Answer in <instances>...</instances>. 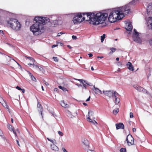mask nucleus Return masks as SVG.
Returning <instances> with one entry per match:
<instances>
[{
	"label": "nucleus",
	"mask_w": 152,
	"mask_h": 152,
	"mask_svg": "<svg viewBox=\"0 0 152 152\" xmlns=\"http://www.w3.org/2000/svg\"><path fill=\"white\" fill-rule=\"evenodd\" d=\"M130 10L127 6L120 7L113 10L108 17V20L111 23L114 22L116 20L121 19L124 17V14L127 15Z\"/></svg>",
	"instance_id": "nucleus-1"
},
{
	"label": "nucleus",
	"mask_w": 152,
	"mask_h": 152,
	"mask_svg": "<svg viewBox=\"0 0 152 152\" xmlns=\"http://www.w3.org/2000/svg\"><path fill=\"white\" fill-rule=\"evenodd\" d=\"M34 20L36 23L30 27V30L35 35H39L42 33V30L44 28V25L49 22L50 19L47 17H35Z\"/></svg>",
	"instance_id": "nucleus-2"
},
{
	"label": "nucleus",
	"mask_w": 152,
	"mask_h": 152,
	"mask_svg": "<svg viewBox=\"0 0 152 152\" xmlns=\"http://www.w3.org/2000/svg\"><path fill=\"white\" fill-rule=\"evenodd\" d=\"M83 14L86 15L88 18H89L88 21H90V23L91 24L95 25H97L103 23L108 15L107 13L102 12H99L96 14L88 12L83 13Z\"/></svg>",
	"instance_id": "nucleus-3"
},
{
	"label": "nucleus",
	"mask_w": 152,
	"mask_h": 152,
	"mask_svg": "<svg viewBox=\"0 0 152 152\" xmlns=\"http://www.w3.org/2000/svg\"><path fill=\"white\" fill-rule=\"evenodd\" d=\"M7 26L14 30L18 31L21 28V24L16 19L11 18L7 21Z\"/></svg>",
	"instance_id": "nucleus-4"
},
{
	"label": "nucleus",
	"mask_w": 152,
	"mask_h": 152,
	"mask_svg": "<svg viewBox=\"0 0 152 152\" xmlns=\"http://www.w3.org/2000/svg\"><path fill=\"white\" fill-rule=\"evenodd\" d=\"M79 14V13L77 14L73 19V21L75 24L80 23L85 20V17H83L82 18L81 14Z\"/></svg>",
	"instance_id": "nucleus-5"
},
{
	"label": "nucleus",
	"mask_w": 152,
	"mask_h": 152,
	"mask_svg": "<svg viewBox=\"0 0 152 152\" xmlns=\"http://www.w3.org/2000/svg\"><path fill=\"white\" fill-rule=\"evenodd\" d=\"M94 113L91 110H89L88 112V115L86 116L87 121L95 125L97 124V122L94 120L95 118L94 117Z\"/></svg>",
	"instance_id": "nucleus-6"
},
{
	"label": "nucleus",
	"mask_w": 152,
	"mask_h": 152,
	"mask_svg": "<svg viewBox=\"0 0 152 152\" xmlns=\"http://www.w3.org/2000/svg\"><path fill=\"white\" fill-rule=\"evenodd\" d=\"M134 33H133V40L137 43H140L141 40L139 37V33L136 30L134 29Z\"/></svg>",
	"instance_id": "nucleus-7"
},
{
	"label": "nucleus",
	"mask_w": 152,
	"mask_h": 152,
	"mask_svg": "<svg viewBox=\"0 0 152 152\" xmlns=\"http://www.w3.org/2000/svg\"><path fill=\"white\" fill-rule=\"evenodd\" d=\"M117 92L114 91L112 90H110L109 91H104L103 93L105 95L109 98L113 97L114 96V94H116Z\"/></svg>",
	"instance_id": "nucleus-8"
},
{
	"label": "nucleus",
	"mask_w": 152,
	"mask_h": 152,
	"mask_svg": "<svg viewBox=\"0 0 152 152\" xmlns=\"http://www.w3.org/2000/svg\"><path fill=\"white\" fill-rule=\"evenodd\" d=\"M126 141L129 146H131L134 144V138L132 135L129 134L126 137Z\"/></svg>",
	"instance_id": "nucleus-9"
},
{
	"label": "nucleus",
	"mask_w": 152,
	"mask_h": 152,
	"mask_svg": "<svg viewBox=\"0 0 152 152\" xmlns=\"http://www.w3.org/2000/svg\"><path fill=\"white\" fill-rule=\"evenodd\" d=\"M55 142L53 144H51L50 147L51 149L54 151H58L59 150L58 147L55 144H56L57 143L55 140H54Z\"/></svg>",
	"instance_id": "nucleus-10"
},
{
	"label": "nucleus",
	"mask_w": 152,
	"mask_h": 152,
	"mask_svg": "<svg viewBox=\"0 0 152 152\" xmlns=\"http://www.w3.org/2000/svg\"><path fill=\"white\" fill-rule=\"evenodd\" d=\"M126 26L125 27L126 29L128 31H131L132 28V26L131 23H126Z\"/></svg>",
	"instance_id": "nucleus-11"
},
{
	"label": "nucleus",
	"mask_w": 152,
	"mask_h": 152,
	"mask_svg": "<svg viewBox=\"0 0 152 152\" xmlns=\"http://www.w3.org/2000/svg\"><path fill=\"white\" fill-rule=\"evenodd\" d=\"M92 89L96 94H102V91L100 90L99 88H95L94 86Z\"/></svg>",
	"instance_id": "nucleus-12"
},
{
	"label": "nucleus",
	"mask_w": 152,
	"mask_h": 152,
	"mask_svg": "<svg viewBox=\"0 0 152 152\" xmlns=\"http://www.w3.org/2000/svg\"><path fill=\"white\" fill-rule=\"evenodd\" d=\"M115 126L117 129H123L124 127V124L121 123H120L118 124H115Z\"/></svg>",
	"instance_id": "nucleus-13"
},
{
	"label": "nucleus",
	"mask_w": 152,
	"mask_h": 152,
	"mask_svg": "<svg viewBox=\"0 0 152 152\" xmlns=\"http://www.w3.org/2000/svg\"><path fill=\"white\" fill-rule=\"evenodd\" d=\"M119 96L118 94L117 93H116V94H114V96L115 98V102L116 104L118 103L120 101V99L117 96Z\"/></svg>",
	"instance_id": "nucleus-14"
},
{
	"label": "nucleus",
	"mask_w": 152,
	"mask_h": 152,
	"mask_svg": "<svg viewBox=\"0 0 152 152\" xmlns=\"http://www.w3.org/2000/svg\"><path fill=\"white\" fill-rule=\"evenodd\" d=\"M147 10L148 14L150 13V12H152V5L150 3L148 4L147 8Z\"/></svg>",
	"instance_id": "nucleus-15"
},
{
	"label": "nucleus",
	"mask_w": 152,
	"mask_h": 152,
	"mask_svg": "<svg viewBox=\"0 0 152 152\" xmlns=\"http://www.w3.org/2000/svg\"><path fill=\"white\" fill-rule=\"evenodd\" d=\"M60 104L63 107L65 108L69 107V105L66 103L64 100L61 101L60 102Z\"/></svg>",
	"instance_id": "nucleus-16"
},
{
	"label": "nucleus",
	"mask_w": 152,
	"mask_h": 152,
	"mask_svg": "<svg viewBox=\"0 0 152 152\" xmlns=\"http://www.w3.org/2000/svg\"><path fill=\"white\" fill-rule=\"evenodd\" d=\"M148 26L151 27L152 30V17H150L148 18Z\"/></svg>",
	"instance_id": "nucleus-17"
},
{
	"label": "nucleus",
	"mask_w": 152,
	"mask_h": 152,
	"mask_svg": "<svg viewBox=\"0 0 152 152\" xmlns=\"http://www.w3.org/2000/svg\"><path fill=\"white\" fill-rule=\"evenodd\" d=\"M7 128L10 131H12L14 134H15V136L17 137V134L14 131L13 129L12 128V126L10 124H8L7 125Z\"/></svg>",
	"instance_id": "nucleus-18"
},
{
	"label": "nucleus",
	"mask_w": 152,
	"mask_h": 152,
	"mask_svg": "<svg viewBox=\"0 0 152 152\" xmlns=\"http://www.w3.org/2000/svg\"><path fill=\"white\" fill-rule=\"evenodd\" d=\"M128 68L130 70L133 71L134 70L133 66L132 64L130 62H128L127 64Z\"/></svg>",
	"instance_id": "nucleus-19"
},
{
	"label": "nucleus",
	"mask_w": 152,
	"mask_h": 152,
	"mask_svg": "<svg viewBox=\"0 0 152 152\" xmlns=\"http://www.w3.org/2000/svg\"><path fill=\"white\" fill-rule=\"evenodd\" d=\"M133 87L135 89H136L139 91H143V88L136 85H134Z\"/></svg>",
	"instance_id": "nucleus-20"
},
{
	"label": "nucleus",
	"mask_w": 152,
	"mask_h": 152,
	"mask_svg": "<svg viewBox=\"0 0 152 152\" xmlns=\"http://www.w3.org/2000/svg\"><path fill=\"white\" fill-rule=\"evenodd\" d=\"M139 0H133L131 2H130L128 4L125 5L124 6H127V7L129 8V10H130V9L129 7V4H135L137 3V2H139Z\"/></svg>",
	"instance_id": "nucleus-21"
},
{
	"label": "nucleus",
	"mask_w": 152,
	"mask_h": 152,
	"mask_svg": "<svg viewBox=\"0 0 152 152\" xmlns=\"http://www.w3.org/2000/svg\"><path fill=\"white\" fill-rule=\"evenodd\" d=\"M37 107L38 108H39L40 110V111L41 114L42 115V118H43V116L42 114V108L41 104L39 102H38Z\"/></svg>",
	"instance_id": "nucleus-22"
},
{
	"label": "nucleus",
	"mask_w": 152,
	"mask_h": 152,
	"mask_svg": "<svg viewBox=\"0 0 152 152\" xmlns=\"http://www.w3.org/2000/svg\"><path fill=\"white\" fill-rule=\"evenodd\" d=\"M28 72L29 75L31 79L33 81L36 82V80L35 78L33 75L31 73L29 72L28 71Z\"/></svg>",
	"instance_id": "nucleus-23"
},
{
	"label": "nucleus",
	"mask_w": 152,
	"mask_h": 152,
	"mask_svg": "<svg viewBox=\"0 0 152 152\" xmlns=\"http://www.w3.org/2000/svg\"><path fill=\"white\" fill-rule=\"evenodd\" d=\"M84 145L86 146H88L89 145V142L86 139H84L82 141Z\"/></svg>",
	"instance_id": "nucleus-24"
},
{
	"label": "nucleus",
	"mask_w": 152,
	"mask_h": 152,
	"mask_svg": "<svg viewBox=\"0 0 152 152\" xmlns=\"http://www.w3.org/2000/svg\"><path fill=\"white\" fill-rule=\"evenodd\" d=\"M75 80H77L80 81V82H81L82 84L85 83L87 84V85H89V83H87L86 81L84 80L83 79H75Z\"/></svg>",
	"instance_id": "nucleus-25"
},
{
	"label": "nucleus",
	"mask_w": 152,
	"mask_h": 152,
	"mask_svg": "<svg viewBox=\"0 0 152 152\" xmlns=\"http://www.w3.org/2000/svg\"><path fill=\"white\" fill-rule=\"evenodd\" d=\"M35 67V68L37 69V70H39L40 71H42L43 69V68H42L41 67H39V66H35L34 65H33Z\"/></svg>",
	"instance_id": "nucleus-26"
},
{
	"label": "nucleus",
	"mask_w": 152,
	"mask_h": 152,
	"mask_svg": "<svg viewBox=\"0 0 152 152\" xmlns=\"http://www.w3.org/2000/svg\"><path fill=\"white\" fill-rule=\"evenodd\" d=\"M83 85L82 86H83V87L82 88V89H86L87 88V87L89 85L91 86V85L89 84V85H87V84L85 83H84L82 84Z\"/></svg>",
	"instance_id": "nucleus-27"
},
{
	"label": "nucleus",
	"mask_w": 152,
	"mask_h": 152,
	"mask_svg": "<svg viewBox=\"0 0 152 152\" xmlns=\"http://www.w3.org/2000/svg\"><path fill=\"white\" fill-rule=\"evenodd\" d=\"M58 88H59L62 89L63 91H67V90L66 88H64L63 86H59Z\"/></svg>",
	"instance_id": "nucleus-28"
},
{
	"label": "nucleus",
	"mask_w": 152,
	"mask_h": 152,
	"mask_svg": "<svg viewBox=\"0 0 152 152\" xmlns=\"http://www.w3.org/2000/svg\"><path fill=\"white\" fill-rule=\"evenodd\" d=\"M105 37V35L104 34L101 37V40L102 42Z\"/></svg>",
	"instance_id": "nucleus-29"
},
{
	"label": "nucleus",
	"mask_w": 152,
	"mask_h": 152,
	"mask_svg": "<svg viewBox=\"0 0 152 152\" xmlns=\"http://www.w3.org/2000/svg\"><path fill=\"white\" fill-rule=\"evenodd\" d=\"M119 112V109H116L113 110V113L114 114L116 115V114Z\"/></svg>",
	"instance_id": "nucleus-30"
},
{
	"label": "nucleus",
	"mask_w": 152,
	"mask_h": 152,
	"mask_svg": "<svg viewBox=\"0 0 152 152\" xmlns=\"http://www.w3.org/2000/svg\"><path fill=\"white\" fill-rule=\"evenodd\" d=\"M111 52L110 53H113V52H114L116 50V49L115 48H112L110 49Z\"/></svg>",
	"instance_id": "nucleus-31"
},
{
	"label": "nucleus",
	"mask_w": 152,
	"mask_h": 152,
	"mask_svg": "<svg viewBox=\"0 0 152 152\" xmlns=\"http://www.w3.org/2000/svg\"><path fill=\"white\" fill-rule=\"evenodd\" d=\"M0 102L4 107L5 106L7 107V104L5 102H3L0 101Z\"/></svg>",
	"instance_id": "nucleus-32"
},
{
	"label": "nucleus",
	"mask_w": 152,
	"mask_h": 152,
	"mask_svg": "<svg viewBox=\"0 0 152 152\" xmlns=\"http://www.w3.org/2000/svg\"><path fill=\"white\" fill-rule=\"evenodd\" d=\"M120 152H126V148H122L120 151Z\"/></svg>",
	"instance_id": "nucleus-33"
},
{
	"label": "nucleus",
	"mask_w": 152,
	"mask_h": 152,
	"mask_svg": "<svg viewBox=\"0 0 152 152\" xmlns=\"http://www.w3.org/2000/svg\"><path fill=\"white\" fill-rule=\"evenodd\" d=\"M26 57L28 58L29 59H30L31 61H32V62H34V59L32 58L31 57H28L27 56H26Z\"/></svg>",
	"instance_id": "nucleus-34"
},
{
	"label": "nucleus",
	"mask_w": 152,
	"mask_h": 152,
	"mask_svg": "<svg viewBox=\"0 0 152 152\" xmlns=\"http://www.w3.org/2000/svg\"><path fill=\"white\" fill-rule=\"evenodd\" d=\"M47 140L48 141H49L53 143V144L54 143V142H55L54 140H52L50 139H49L48 138H47Z\"/></svg>",
	"instance_id": "nucleus-35"
},
{
	"label": "nucleus",
	"mask_w": 152,
	"mask_h": 152,
	"mask_svg": "<svg viewBox=\"0 0 152 152\" xmlns=\"http://www.w3.org/2000/svg\"><path fill=\"white\" fill-rule=\"evenodd\" d=\"M68 115L71 117V118H72V115L71 114V113L70 112H69L68 114Z\"/></svg>",
	"instance_id": "nucleus-36"
},
{
	"label": "nucleus",
	"mask_w": 152,
	"mask_h": 152,
	"mask_svg": "<svg viewBox=\"0 0 152 152\" xmlns=\"http://www.w3.org/2000/svg\"><path fill=\"white\" fill-rule=\"evenodd\" d=\"M53 59L54 61L56 62H58V61L57 58L56 57H53Z\"/></svg>",
	"instance_id": "nucleus-37"
},
{
	"label": "nucleus",
	"mask_w": 152,
	"mask_h": 152,
	"mask_svg": "<svg viewBox=\"0 0 152 152\" xmlns=\"http://www.w3.org/2000/svg\"><path fill=\"white\" fill-rule=\"evenodd\" d=\"M130 117L131 118H132L133 117V114L132 112L130 113Z\"/></svg>",
	"instance_id": "nucleus-38"
},
{
	"label": "nucleus",
	"mask_w": 152,
	"mask_h": 152,
	"mask_svg": "<svg viewBox=\"0 0 152 152\" xmlns=\"http://www.w3.org/2000/svg\"><path fill=\"white\" fill-rule=\"evenodd\" d=\"M72 38L73 39H77V37L76 36L72 35Z\"/></svg>",
	"instance_id": "nucleus-39"
},
{
	"label": "nucleus",
	"mask_w": 152,
	"mask_h": 152,
	"mask_svg": "<svg viewBox=\"0 0 152 152\" xmlns=\"http://www.w3.org/2000/svg\"><path fill=\"white\" fill-rule=\"evenodd\" d=\"M58 133L61 136H63V133L60 131H58Z\"/></svg>",
	"instance_id": "nucleus-40"
},
{
	"label": "nucleus",
	"mask_w": 152,
	"mask_h": 152,
	"mask_svg": "<svg viewBox=\"0 0 152 152\" xmlns=\"http://www.w3.org/2000/svg\"><path fill=\"white\" fill-rule=\"evenodd\" d=\"M149 43L152 46V39H150L149 40Z\"/></svg>",
	"instance_id": "nucleus-41"
},
{
	"label": "nucleus",
	"mask_w": 152,
	"mask_h": 152,
	"mask_svg": "<svg viewBox=\"0 0 152 152\" xmlns=\"http://www.w3.org/2000/svg\"><path fill=\"white\" fill-rule=\"evenodd\" d=\"M64 34V33H63L62 32H61L59 33L58 34V36H60L61 35V34Z\"/></svg>",
	"instance_id": "nucleus-42"
},
{
	"label": "nucleus",
	"mask_w": 152,
	"mask_h": 152,
	"mask_svg": "<svg viewBox=\"0 0 152 152\" xmlns=\"http://www.w3.org/2000/svg\"><path fill=\"white\" fill-rule=\"evenodd\" d=\"M16 88L18 90H22V89L20 87H19L18 86H17L16 87Z\"/></svg>",
	"instance_id": "nucleus-43"
},
{
	"label": "nucleus",
	"mask_w": 152,
	"mask_h": 152,
	"mask_svg": "<svg viewBox=\"0 0 152 152\" xmlns=\"http://www.w3.org/2000/svg\"><path fill=\"white\" fill-rule=\"evenodd\" d=\"M87 152H96L94 150H89Z\"/></svg>",
	"instance_id": "nucleus-44"
},
{
	"label": "nucleus",
	"mask_w": 152,
	"mask_h": 152,
	"mask_svg": "<svg viewBox=\"0 0 152 152\" xmlns=\"http://www.w3.org/2000/svg\"><path fill=\"white\" fill-rule=\"evenodd\" d=\"M117 64L119 66H121L122 65V64L120 62H118L117 63Z\"/></svg>",
	"instance_id": "nucleus-45"
},
{
	"label": "nucleus",
	"mask_w": 152,
	"mask_h": 152,
	"mask_svg": "<svg viewBox=\"0 0 152 152\" xmlns=\"http://www.w3.org/2000/svg\"><path fill=\"white\" fill-rule=\"evenodd\" d=\"M143 91V92L144 93H147V91L145 89H144V88L143 91Z\"/></svg>",
	"instance_id": "nucleus-46"
},
{
	"label": "nucleus",
	"mask_w": 152,
	"mask_h": 152,
	"mask_svg": "<svg viewBox=\"0 0 152 152\" xmlns=\"http://www.w3.org/2000/svg\"><path fill=\"white\" fill-rule=\"evenodd\" d=\"M88 55L89 56V57H91L93 55L92 53H90L88 54Z\"/></svg>",
	"instance_id": "nucleus-47"
},
{
	"label": "nucleus",
	"mask_w": 152,
	"mask_h": 152,
	"mask_svg": "<svg viewBox=\"0 0 152 152\" xmlns=\"http://www.w3.org/2000/svg\"><path fill=\"white\" fill-rule=\"evenodd\" d=\"M57 46V45H53L52 46V48H54L55 47H56Z\"/></svg>",
	"instance_id": "nucleus-48"
},
{
	"label": "nucleus",
	"mask_w": 152,
	"mask_h": 152,
	"mask_svg": "<svg viewBox=\"0 0 152 152\" xmlns=\"http://www.w3.org/2000/svg\"><path fill=\"white\" fill-rule=\"evenodd\" d=\"M136 129L134 128H133L132 129V131L133 132H135L136 131Z\"/></svg>",
	"instance_id": "nucleus-49"
},
{
	"label": "nucleus",
	"mask_w": 152,
	"mask_h": 152,
	"mask_svg": "<svg viewBox=\"0 0 152 152\" xmlns=\"http://www.w3.org/2000/svg\"><path fill=\"white\" fill-rule=\"evenodd\" d=\"M76 85H77L78 87H79L80 86V87H82V85H81L80 84L79 85L78 84H76Z\"/></svg>",
	"instance_id": "nucleus-50"
},
{
	"label": "nucleus",
	"mask_w": 152,
	"mask_h": 152,
	"mask_svg": "<svg viewBox=\"0 0 152 152\" xmlns=\"http://www.w3.org/2000/svg\"><path fill=\"white\" fill-rule=\"evenodd\" d=\"M63 150L64 152H67V151H66V149L65 148H63Z\"/></svg>",
	"instance_id": "nucleus-51"
},
{
	"label": "nucleus",
	"mask_w": 152,
	"mask_h": 152,
	"mask_svg": "<svg viewBox=\"0 0 152 152\" xmlns=\"http://www.w3.org/2000/svg\"><path fill=\"white\" fill-rule=\"evenodd\" d=\"M90 96H89V98H88L86 100V101L87 102V101H88L90 100Z\"/></svg>",
	"instance_id": "nucleus-52"
},
{
	"label": "nucleus",
	"mask_w": 152,
	"mask_h": 152,
	"mask_svg": "<svg viewBox=\"0 0 152 152\" xmlns=\"http://www.w3.org/2000/svg\"><path fill=\"white\" fill-rule=\"evenodd\" d=\"M16 142H17V143L18 144V145L20 146V144H19V142L18 141V140H16Z\"/></svg>",
	"instance_id": "nucleus-53"
},
{
	"label": "nucleus",
	"mask_w": 152,
	"mask_h": 152,
	"mask_svg": "<svg viewBox=\"0 0 152 152\" xmlns=\"http://www.w3.org/2000/svg\"><path fill=\"white\" fill-rule=\"evenodd\" d=\"M67 47L69 48V49H72V47L69 45H68L67 46Z\"/></svg>",
	"instance_id": "nucleus-54"
},
{
	"label": "nucleus",
	"mask_w": 152,
	"mask_h": 152,
	"mask_svg": "<svg viewBox=\"0 0 152 152\" xmlns=\"http://www.w3.org/2000/svg\"><path fill=\"white\" fill-rule=\"evenodd\" d=\"M45 83L47 86L49 85L48 83L46 82H45Z\"/></svg>",
	"instance_id": "nucleus-55"
},
{
	"label": "nucleus",
	"mask_w": 152,
	"mask_h": 152,
	"mask_svg": "<svg viewBox=\"0 0 152 152\" xmlns=\"http://www.w3.org/2000/svg\"><path fill=\"white\" fill-rule=\"evenodd\" d=\"M5 107L7 109H8V110H9V107H8V105H7V107L5 106Z\"/></svg>",
	"instance_id": "nucleus-56"
},
{
	"label": "nucleus",
	"mask_w": 152,
	"mask_h": 152,
	"mask_svg": "<svg viewBox=\"0 0 152 152\" xmlns=\"http://www.w3.org/2000/svg\"><path fill=\"white\" fill-rule=\"evenodd\" d=\"M21 91H22V92H23V93H24L25 92V90L24 89H22V90H21Z\"/></svg>",
	"instance_id": "nucleus-57"
},
{
	"label": "nucleus",
	"mask_w": 152,
	"mask_h": 152,
	"mask_svg": "<svg viewBox=\"0 0 152 152\" xmlns=\"http://www.w3.org/2000/svg\"><path fill=\"white\" fill-rule=\"evenodd\" d=\"M11 121L12 123H13V119L12 118L11 119Z\"/></svg>",
	"instance_id": "nucleus-58"
},
{
	"label": "nucleus",
	"mask_w": 152,
	"mask_h": 152,
	"mask_svg": "<svg viewBox=\"0 0 152 152\" xmlns=\"http://www.w3.org/2000/svg\"><path fill=\"white\" fill-rule=\"evenodd\" d=\"M83 104L85 106H86L87 105V104L85 103H83Z\"/></svg>",
	"instance_id": "nucleus-59"
},
{
	"label": "nucleus",
	"mask_w": 152,
	"mask_h": 152,
	"mask_svg": "<svg viewBox=\"0 0 152 152\" xmlns=\"http://www.w3.org/2000/svg\"><path fill=\"white\" fill-rule=\"evenodd\" d=\"M97 58H103V56H98Z\"/></svg>",
	"instance_id": "nucleus-60"
},
{
	"label": "nucleus",
	"mask_w": 152,
	"mask_h": 152,
	"mask_svg": "<svg viewBox=\"0 0 152 152\" xmlns=\"http://www.w3.org/2000/svg\"><path fill=\"white\" fill-rule=\"evenodd\" d=\"M2 134V132L1 131L0 129V135H1Z\"/></svg>",
	"instance_id": "nucleus-61"
},
{
	"label": "nucleus",
	"mask_w": 152,
	"mask_h": 152,
	"mask_svg": "<svg viewBox=\"0 0 152 152\" xmlns=\"http://www.w3.org/2000/svg\"><path fill=\"white\" fill-rule=\"evenodd\" d=\"M91 70H93H93H94V68H93V66H91Z\"/></svg>",
	"instance_id": "nucleus-62"
},
{
	"label": "nucleus",
	"mask_w": 152,
	"mask_h": 152,
	"mask_svg": "<svg viewBox=\"0 0 152 152\" xmlns=\"http://www.w3.org/2000/svg\"><path fill=\"white\" fill-rule=\"evenodd\" d=\"M58 89L57 88H55L54 89V91H57Z\"/></svg>",
	"instance_id": "nucleus-63"
},
{
	"label": "nucleus",
	"mask_w": 152,
	"mask_h": 152,
	"mask_svg": "<svg viewBox=\"0 0 152 152\" xmlns=\"http://www.w3.org/2000/svg\"><path fill=\"white\" fill-rule=\"evenodd\" d=\"M116 60L117 61H118L119 60V58L118 57L116 58Z\"/></svg>",
	"instance_id": "nucleus-64"
}]
</instances>
